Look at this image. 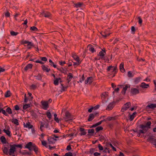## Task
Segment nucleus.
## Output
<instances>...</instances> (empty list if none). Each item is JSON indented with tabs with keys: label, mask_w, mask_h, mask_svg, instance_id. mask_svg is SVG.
<instances>
[{
	"label": "nucleus",
	"mask_w": 156,
	"mask_h": 156,
	"mask_svg": "<svg viewBox=\"0 0 156 156\" xmlns=\"http://www.w3.org/2000/svg\"><path fill=\"white\" fill-rule=\"evenodd\" d=\"M41 104L43 106L42 108L44 110H47L49 107L48 101H41Z\"/></svg>",
	"instance_id": "0eeeda50"
},
{
	"label": "nucleus",
	"mask_w": 156,
	"mask_h": 156,
	"mask_svg": "<svg viewBox=\"0 0 156 156\" xmlns=\"http://www.w3.org/2000/svg\"><path fill=\"white\" fill-rule=\"evenodd\" d=\"M33 65L31 64H29L27 65L24 68V70L27 71L28 69H31L32 68Z\"/></svg>",
	"instance_id": "4be33fe9"
},
{
	"label": "nucleus",
	"mask_w": 156,
	"mask_h": 156,
	"mask_svg": "<svg viewBox=\"0 0 156 156\" xmlns=\"http://www.w3.org/2000/svg\"><path fill=\"white\" fill-rule=\"evenodd\" d=\"M94 150L95 149L94 148H90V149L89 153L91 154H93L94 152Z\"/></svg>",
	"instance_id": "4d7b16f0"
},
{
	"label": "nucleus",
	"mask_w": 156,
	"mask_h": 156,
	"mask_svg": "<svg viewBox=\"0 0 156 156\" xmlns=\"http://www.w3.org/2000/svg\"><path fill=\"white\" fill-rule=\"evenodd\" d=\"M35 77H36V79L39 80H41L42 78L41 75L39 73L37 76H35Z\"/></svg>",
	"instance_id": "79ce46f5"
},
{
	"label": "nucleus",
	"mask_w": 156,
	"mask_h": 156,
	"mask_svg": "<svg viewBox=\"0 0 156 156\" xmlns=\"http://www.w3.org/2000/svg\"><path fill=\"white\" fill-rule=\"evenodd\" d=\"M73 77V74L71 73H69L67 75V80L68 81V83H69V82L71 81V80L72 78Z\"/></svg>",
	"instance_id": "f3484780"
},
{
	"label": "nucleus",
	"mask_w": 156,
	"mask_h": 156,
	"mask_svg": "<svg viewBox=\"0 0 156 156\" xmlns=\"http://www.w3.org/2000/svg\"><path fill=\"white\" fill-rule=\"evenodd\" d=\"M93 79L92 77H88L86 80L85 81V83L86 84L88 83L89 84H90L93 82Z\"/></svg>",
	"instance_id": "f8f14e48"
},
{
	"label": "nucleus",
	"mask_w": 156,
	"mask_h": 156,
	"mask_svg": "<svg viewBox=\"0 0 156 156\" xmlns=\"http://www.w3.org/2000/svg\"><path fill=\"white\" fill-rule=\"evenodd\" d=\"M106 119L108 121L115 120L116 119V117H108L106 118Z\"/></svg>",
	"instance_id": "c9c22d12"
},
{
	"label": "nucleus",
	"mask_w": 156,
	"mask_h": 156,
	"mask_svg": "<svg viewBox=\"0 0 156 156\" xmlns=\"http://www.w3.org/2000/svg\"><path fill=\"white\" fill-rule=\"evenodd\" d=\"M108 92H106L102 93L101 95V98L104 100L105 99L106 97L108 96Z\"/></svg>",
	"instance_id": "b1692460"
},
{
	"label": "nucleus",
	"mask_w": 156,
	"mask_h": 156,
	"mask_svg": "<svg viewBox=\"0 0 156 156\" xmlns=\"http://www.w3.org/2000/svg\"><path fill=\"white\" fill-rule=\"evenodd\" d=\"M61 86H62V88L61 90V92L66 91L68 87V86L64 87L63 86V84L62 83L61 84Z\"/></svg>",
	"instance_id": "c756f323"
},
{
	"label": "nucleus",
	"mask_w": 156,
	"mask_h": 156,
	"mask_svg": "<svg viewBox=\"0 0 156 156\" xmlns=\"http://www.w3.org/2000/svg\"><path fill=\"white\" fill-rule=\"evenodd\" d=\"M25 147L28 149L30 151L33 150L36 154L38 153L39 149L38 147L34 144H33L31 142H29L26 144Z\"/></svg>",
	"instance_id": "f03ea898"
},
{
	"label": "nucleus",
	"mask_w": 156,
	"mask_h": 156,
	"mask_svg": "<svg viewBox=\"0 0 156 156\" xmlns=\"http://www.w3.org/2000/svg\"><path fill=\"white\" fill-rule=\"evenodd\" d=\"M138 19L139 20H138L139 23L140 24H141L142 22V20L141 18L140 17V16L138 17Z\"/></svg>",
	"instance_id": "69168bd1"
},
{
	"label": "nucleus",
	"mask_w": 156,
	"mask_h": 156,
	"mask_svg": "<svg viewBox=\"0 0 156 156\" xmlns=\"http://www.w3.org/2000/svg\"><path fill=\"white\" fill-rule=\"evenodd\" d=\"M48 141V143L49 144H54L55 143V142L57 141V139L54 138L53 137L49 136L48 137L47 139Z\"/></svg>",
	"instance_id": "1a4fd4ad"
},
{
	"label": "nucleus",
	"mask_w": 156,
	"mask_h": 156,
	"mask_svg": "<svg viewBox=\"0 0 156 156\" xmlns=\"http://www.w3.org/2000/svg\"><path fill=\"white\" fill-rule=\"evenodd\" d=\"M99 125H100V123H99V122H98L96 123L95 124L91 126L90 127V128H94V127H95Z\"/></svg>",
	"instance_id": "5fc2aeb1"
},
{
	"label": "nucleus",
	"mask_w": 156,
	"mask_h": 156,
	"mask_svg": "<svg viewBox=\"0 0 156 156\" xmlns=\"http://www.w3.org/2000/svg\"><path fill=\"white\" fill-rule=\"evenodd\" d=\"M105 54L104 53V52L101 51L99 52V54L98 55H99L100 56L103 57L105 56Z\"/></svg>",
	"instance_id": "603ef678"
},
{
	"label": "nucleus",
	"mask_w": 156,
	"mask_h": 156,
	"mask_svg": "<svg viewBox=\"0 0 156 156\" xmlns=\"http://www.w3.org/2000/svg\"><path fill=\"white\" fill-rule=\"evenodd\" d=\"M137 113L136 112H134L133 114L130 116L129 120L130 121H132L134 118V115L136 114Z\"/></svg>",
	"instance_id": "e433bc0d"
},
{
	"label": "nucleus",
	"mask_w": 156,
	"mask_h": 156,
	"mask_svg": "<svg viewBox=\"0 0 156 156\" xmlns=\"http://www.w3.org/2000/svg\"><path fill=\"white\" fill-rule=\"evenodd\" d=\"M3 131L9 137H10L11 136V132L9 130L5 129L3 130Z\"/></svg>",
	"instance_id": "bb28decb"
},
{
	"label": "nucleus",
	"mask_w": 156,
	"mask_h": 156,
	"mask_svg": "<svg viewBox=\"0 0 156 156\" xmlns=\"http://www.w3.org/2000/svg\"><path fill=\"white\" fill-rule=\"evenodd\" d=\"M72 57L75 60L77 61V62H80V58L78 56L75 54H73Z\"/></svg>",
	"instance_id": "c85d7f7f"
},
{
	"label": "nucleus",
	"mask_w": 156,
	"mask_h": 156,
	"mask_svg": "<svg viewBox=\"0 0 156 156\" xmlns=\"http://www.w3.org/2000/svg\"><path fill=\"white\" fill-rule=\"evenodd\" d=\"M103 127L101 126H98L95 128V130L96 131V133L100 131L103 129Z\"/></svg>",
	"instance_id": "f704fd0d"
},
{
	"label": "nucleus",
	"mask_w": 156,
	"mask_h": 156,
	"mask_svg": "<svg viewBox=\"0 0 156 156\" xmlns=\"http://www.w3.org/2000/svg\"><path fill=\"white\" fill-rule=\"evenodd\" d=\"M12 122L17 126L19 125L18 120L16 119H13L12 121Z\"/></svg>",
	"instance_id": "2f4dec72"
},
{
	"label": "nucleus",
	"mask_w": 156,
	"mask_h": 156,
	"mask_svg": "<svg viewBox=\"0 0 156 156\" xmlns=\"http://www.w3.org/2000/svg\"><path fill=\"white\" fill-rule=\"evenodd\" d=\"M130 105L131 103L130 102H127L124 104L122 108L121 111L122 112H124L129 108Z\"/></svg>",
	"instance_id": "423d86ee"
},
{
	"label": "nucleus",
	"mask_w": 156,
	"mask_h": 156,
	"mask_svg": "<svg viewBox=\"0 0 156 156\" xmlns=\"http://www.w3.org/2000/svg\"><path fill=\"white\" fill-rule=\"evenodd\" d=\"M23 125L24 127L28 128L29 129H31L33 127V126L31 125L30 122H29L26 124L24 123Z\"/></svg>",
	"instance_id": "a211bd4d"
},
{
	"label": "nucleus",
	"mask_w": 156,
	"mask_h": 156,
	"mask_svg": "<svg viewBox=\"0 0 156 156\" xmlns=\"http://www.w3.org/2000/svg\"><path fill=\"white\" fill-rule=\"evenodd\" d=\"M147 108L152 109H154L155 108H156V104H149L146 107V108Z\"/></svg>",
	"instance_id": "5701e85b"
},
{
	"label": "nucleus",
	"mask_w": 156,
	"mask_h": 156,
	"mask_svg": "<svg viewBox=\"0 0 156 156\" xmlns=\"http://www.w3.org/2000/svg\"><path fill=\"white\" fill-rule=\"evenodd\" d=\"M84 79L85 78L84 77V74H83L80 80V82L82 83V81L84 80Z\"/></svg>",
	"instance_id": "338daca9"
},
{
	"label": "nucleus",
	"mask_w": 156,
	"mask_h": 156,
	"mask_svg": "<svg viewBox=\"0 0 156 156\" xmlns=\"http://www.w3.org/2000/svg\"><path fill=\"white\" fill-rule=\"evenodd\" d=\"M28 154L29 155H31L32 154V153L30 151L29 152H23L22 153V155H26Z\"/></svg>",
	"instance_id": "3c124183"
},
{
	"label": "nucleus",
	"mask_w": 156,
	"mask_h": 156,
	"mask_svg": "<svg viewBox=\"0 0 156 156\" xmlns=\"http://www.w3.org/2000/svg\"><path fill=\"white\" fill-rule=\"evenodd\" d=\"M115 105V102L114 101H113L108 105L106 108V110L108 111L112 110Z\"/></svg>",
	"instance_id": "9d476101"
},
{
	"label": "nucleus",
	"mask_w": 156,
	"mask_h": 156,
	"mask_svg": "<svg viewBox=\"0 0 156 156\" xmlns=\"http://www.w3.org/2000/svg\"><path fill=\"white\" fill-rule=\"evenodd\" d=\"M112 68H113V72H115V73H116V70L117 69V67L116 66H115V67L112 66H109L107 69V71H109Z\"/></svg>",
	"instance_id": "dca6fc26"
},
{
	"label": "nucleus",
	"mask_w": 156,
	"mask_h": 156,
	"mask_svg": "<svg viewBox=\"0 0 156 156\" xmlns=\"http://www.w3.org/2000/svg\"><path fill=\"white\" fill-rule=\"evenodd\" d=\"M13 145L15 147V148H16V147H17L20 148H22V144H14Z\"/></svg>",
	"instance_id": "de8ad7c7"
},
{
	"label": "nucleus",
	"mask_w": 156,
	"mask_h": 156,
	"mask_svg": "<svg viewBox=\"0 0 156 156\" xmlns=\"http://www.w3.org/2000/svg\"><path fill=\"white\" fill-rule=\"evenodd\" d=\"M1 112L2 113L6 116H8V114L6 113L5 111L2 108L1 109Z\"/></svg>",
	"instance_id": "09e8293b"
},
{
	"label": "nucleus",
	"mask_w": 156,
	"mask_h": 156,
	"mask_svg": "<svg viewBox=\"0 0 156 156\" xmlns=\"http://www.w3.org/2000/svg\"><path fill=\"white\" fill-rule=\"evenodd\" d=\"M10 148L9 150V152L8 153V154H9L10 155H13V154H14V152L16 151V148L14 146V145H10Z\"/></svg>",
	"instance_id": "39448f33"
},
{
	"label": "nucleus",
	"mask_w": 156,
	"mask_h": 156,
	"mask_svg": "<svg viewBox=\"0 0 156 156\" xmlns=\"http://www.w3.org/2000/svg\"><path fill=\"white\" fill-rule=\"evenodd\" d=\"M103 152L104 153H106L107 152L108 153H110V151L108 150V149L106 147L105 150L103 151Z\"/></svg>",
	"instance_id": "6e6d98bb"
},
{
	"label": "nucleus",
	"mask_w": 156,
	"mask_h": 156,
	"mask_svg": "<svg viewBox=\"0 0 156 156\" xmlns=\"http://www.w3.org/2000/svg\"><path fill=\"white\" fill-rule=\"evenodd\" d=\"M72 118V116L71 114L68 111H66L65 113V116L64 117L65 121L67 122L71 120Z\"/></svg>",
	"instance_id": "20e7f679"
},
{
	"label": "nucleus",
	"mask_w": 156,
	"mask_h": 156,
	"mask_svg": "<svg viewBox=\"0 0 156 156\" xmlns=\"http://www.w3.org/2000/svg\"><path fill=\"white\" fill-rule=\"evenodd\" d=\"M128 77H130L133 76L132 73L131 71H129L128 73Z\"/></svg>",
	"instance_id": "0e129e2a"
},
{
	"label": "nucleus",
	"mask_w": 156,
	"mask_h": 156,
	"mask_svg": "<svg viewBox=\"0 0 156 156\" xmlns=\"http://www.w3.org/2000/svg\"><path fill=\"white\" fill-rule=\"evenodd\" d=\"M130 87L129 85L126 84L125 85V86L122 89V91L121 92V93L123 95H125L126 94V92L127 89L128 88Z\"/></svg>",
	"instance_id": "ddd939ff"
},
{
	"label": "nucleus",
	"mask_w": 156,
	"mask_h": 156,
	"mask_svg": "<svg viewBox=\"0 0 156 156\" xmlns=\"http://www.w3.org/2000/svg\"><path fill=\"white\" fill-rule=\"evenodd\" d=\"M30 30L32 31L35 32L37 31L38 30V29L34 26L30 27Z\"/></svg>",
	"instance_id": "ea45409f"
},
{
	"label": "nucleus",
	"mask_w": 156,
	"mask_h": 156,
	"mask_svg": "<svg viewBox=\"0 0 156 156\" xmlns=\"http://www.w3.org/2000/svg\"><path fill=\"white\" fill-rule=\"evenodd\" d=\"M47 117L48 118L50 119L51 117V113L50 112H48L46 114Z\"/></svg>",
	"instance_id": "37998d69"
},
{
	"label": "nucleus",
	"mask_w": 156,
	"mask_h": 156,
	"mask_svg": "<svg viewBox=\"0 0 156 156\" xmlns=\"http://www.w3.org/2000/svg\"><path fill=\"white\" fill-rule=\"evenodd\" d=\"M151 123L150 121H148L145 124H140L137 127L142 129H140L138 131L137 129L136 130L133 129V131L134 132L138 133L139 134V136L141 133L144 134L145 133L147 130L150 129Z\"/></svg>",
	"instance_id": "f257e3e1"
},
{
	"label": "nucleus",
	"mask_w": 156,
	"mask_h": 156,
	"mask_svg": "<svg viewBox=\"0 0 156 156\" xmlns=\"http://www.w3.org/2000/svg\"><path fill=\"white\" fill-rule=\"evenodd\" d=\"M6 111L9 114H11L12 113V109L9 107L7 108L6 110Z\"/></svg>",
	"instance_id": "4c0bfd02"
},
{
	"label": "nucleus",
	"mask_w": 156,
	"mask_h": 156,
	"mask_svg": "<svg viewBox=\"0 0 156 156\" xmlns=\"http://www.w3.org/2000/svg\"><path fill=\"white\" fill-rule=\"evenodd\" d=\"M131 30L132 31V33L133 34H135L136 30L134 26H132L131 27Z\"/></svg>",
	"instance_id": "e2e57ef3"
},
{
	"label": "nucleus",
	"mask_w": 156,
	"mask_h": 156,
	"mask_svg": "<svg viewBox=\"0 0 156 156\" xmlns=\"http://www.w3.org/2000/svg\"><path fill=\"white\" fill-rule=\"evenodd\" d=\"M41 143L42 145L45 146L46 147H48V146L47 145V143L46 141L44 140H42L41 141Z\"/></svg>",
	"instance_id": "a18cd8bd"
},
{
	"label": "nucleus",
	"mask_w": 156,
	"mask_h": 156,
	"mask_svg": "<svg viewBox=\"0 0 156 156\" xmlns=\"http://www.w3.org/2000/svg\"><path fill=\"white\" fill-rule=\"evenodd\" d=\"M87 48H88L89 50L92 53H94L96 51L94 49L93 46L91 44H89L88 45Z\"/></svg>",
	"instance_id": "2eb2a0df"
},
{
	"label": "nucleus",
	"mask_w": 156,
	"mask_h": 156,
	"mask_svg": "<svg viewBox=\"0 0 156 156\" xmlns=\"http://www.w3.org/2000/svg\"><path fill=\"white\" fill-rule=\"evenodd\" d=\"M119 69L120 71L122 72H124L125 71V69L124 68V63L122 62L121 63L119 66Z\"/></svg>",
	"instance_id": "a878e982"
},
{
	"label": "nucleus",
	"mask_w": 156,
	"mask_h": 156,
	"mask_svg": "<svg viewBox=\"0 0 156 156\" xmlns=\"http://www.w3.org/2000/svg\"><path fill=\"white\" fill-rule=\"evenodd\" d=\"M41 14L44 15V17L46 18H48L51 15V14L48 12H46V13L43 12L42 13H41Z\"/></svg>",
	"instance_id": "cd10ccee"
},
{
	"label": "nucleus",
	"mask_w": 156,
	"mask_h": 156,
	"mask_svg": "<svg viewBox=\"0 0 156 156\" xmlns=\"http://www.w3.org/2000/svg\"><path fill=\"white\" fill-rule=\"evenodd\" d=\"M30 107V105L29 104H25L23 105V109H26Z\"/></svg>",
	"instance_id": "58836bf2"
},
{
	"label": "nucleus",
	"mask_w": 156,
	"mask_h": 156,
	"mask_svg": "<svg viewBox=\"0 0 156 156\" xmlns=\"http://www.w3.org/2000/svg\"><path fill=\"white\" fill-rule=\"evenodd\" d=\"M130 92L132 95H135L139 93V90L135 88H131Z\"/></svg>",
	"instance_id": "9b49d317"
},
{
	"label": "nucleus",
	"mask_w": 156,
	"mask_h": 156,
	"mask_svg": "<svg viewBox=\"0 0 156 156\" xmlns=\"http://www.w3.org/2000/svg\"><path fill=\"white\" fill-rule=\"evenodd\" d=\"M59 64L61 66H63L64 64H65L66 63L65 61H59Z\"/></svg>",
	"instance_id": "774afa93"
},
{
	"label": "nucleus",
	"mask_w": 156,
	"mask_h": 156,
	"mask_svg": "<svg viewBox=\"0 0 156 156\" xmlns=\"http://www.w3.org/2000/svg\"><path fill=\"white\" fill-rule=\"evenodd\" d=\"M153 136H150L147 139L148 142H150L152 144L155 146L156 148V139Z\"/></svg>",
	"instance_id": "7ed1b4c3"
},
{
	"label": "nucleus",
	"mask_w": 156,
	"mask_h": 156,
	"mask_svg": "<svg viewBox=\"0 0 156 156\" xmlns=\"http://www.w3.org/2000/svg\"><path fill=\"white\" fill-rule=\"evenodd\" d=\"M9 148V144L5 145L2 148L3 153L6 155L8 154V151Z\"/></svg>",
	"instance_id": "6e6552de"
},
{
	"label": "nucleus",
	"mask_w": 156,
	"mask_h": 156,
	"mask_svg": "<svg viewBox=\"0 0 156 156\" xmlns=\"http://www.w3.org/2000/svg\"><path fill=\"white\" fill-rule=\"evenodd\" d=\"M149 85L148 84L145 83L144 82H143L141 83L140 87L142 88H147V87H149Z\"/></svg>",
	"instance_id": "473e14b6"
},
{
	"label": "nucleus",
	"mask_w": 156,
	"mask_h": 156,
	"mask_svg": "<svg viewBox=\"0 0 156 156\" xmlns=\"http://www.w3.org/2000/svg\"><path fill=\"white\" fill-rule=\"evenodd\" d=\"M18 32H15L14 31H11L10 32V34L12 36H16V35L18 34Z\"/></svg>",
	"instance_id": "49530a36"
},
{
	"label": "nucleus",
	"mask_w": 156,
	"mask_h": 156,
	"mask_svg": "<svg viewBox=\"0 0 156 156\" xmlns=\"http://www.w3.org/2000/svg\"><path fill=\"white\" fill-rule=\"evenodd\" d=\"M40 123L41 125L40 129L41 131H43V129H42V127H44V125H45V123L42 122H41Z\"/></svg>",
	"instance_id": "a19ab883"
},
{
	"label": "nucleus",
	"mask_w": 156,
	"mask_h": 156,
	"mask_svg": "<svg viewBox=\"0 0 156 156\" xmlns=\"http://www.w3.org/2000/svg\"><path fill=\"white\" fill-rule=\"evenodd\" d=\"M5 16L6 17H9L10 16V14L8 11L6 12L5 13Z\"/></svg>",
	"instance_id": "680f3d73"
},
{
	"label": "nucleus",
	"mask_w": 156,
	"mask_h": 156,
	"mask_svg": "<svg viewBox=\"0 0 156 156\" xmlns=\"http://www.w3.org/2000/svg\"><path fill=\"white\" fill-rule=\"evenodd\" d=\"M0 140L1 142L3 144H9V143L7 141L5 137L4 136H2L0 137Z\"/></svg>",
	"instance_id": "4468645a"
},
{
	"label": "nucleus",
	"mask_w": 156,
	"mask_h": 156,
	"mask_svg": "<svg viewBox=\"0 0 156 156\" xmlns=\"http://www.w3.org/2000/svg\"><path fill=\"white\" fill-rule=\"evenodd\" d=\"M140 81V78L139 77H137L135 79L134 82L135 83H139Z\"/></svg>",
	"instance_id": "8fccbe9b"
},
{
	"label": "nucleus",
	"mask_w": 156,
	"mask_h": 156,
	"mask_svg": "<svg viewBox=\"0 0 156 156\" xmlns=\"http://www.w3.org/2000/svg\"><path fill=\"white\" fill-rule=\"evenodd\" d=\"M41 67L43 71H45L47 73H48L50 70V69L48 68L44 65H42L41 66Z\"/></svg>",
	"instance_id": "412c9836"
},
{
	"label": "nucleus",
	"mask_w": 156,
	"mask_h": 156,
	"mask_svg": "<svg viewBox=\"0 0 156 156\" xmlns=\"http://www.w3.org/2000/svg\"><path fill=\"white\" fill-rule=\"evenodd\" d=\"M94 129H89L88 130V133L89 134L92 133L93 134L94 133Z\"/></svg>",
	"instance_id": "864d4df0"
},
{
	"label": "nucleus",
	"mask_w": 156,
	"mask_h": 156,
	"mask_svg": "<svg viewBox=\"0 0 156 156\" xmlns=\"http://www.w3.org/2000/svg\"><path fill=\"white\" fill-rule=\"evenodd\" d=\"M94 118V115L93 114H90L89 115L87 120L88 121H91Z\"/></svg>",
	"instance_id": "393cba45"
},
{
	"label": "nucleus",
	"mask_w": 156,
	"mask_h": 156,
	"mask_svg": "<svg viewBox=\"0 0 156 156\" xmlns=\"http://www.w3.org/2000/svg\"><path fill=\"white\" fill-rule=\"evenodd\" d=\"M98 147L100 151H102L104 149L103 147L100 144H99L98 145Z\"/></svg>",
	"instance_id": "bf43d9fd"
},
{
	"label": "nucleus",
	"mask_w": 156,
	"mask_h": 156,
	"mask_svg": "<svg viewBox=\"0 0 156 156\" xmlns=\"http://www.w3.org/2000/svg\"><path fill=\"white\" fill-rule=\"evenodd\" d=\"M11 92L9 90H8L5 94V96L6 98L9 97L11 96Z\"/></svg>",
	"instance_id": "72a5a7b5"
},
{
	"label": "nucleus",
	"mask_w": 156,
	"mask_h": 156,
	"mask_svg": "<svg viewBox=\"0 0 156 156\" xmlns=\"http://www.w3.org/2000/svg\"><path fill=\"white\" fill-rule=\"evenodd\" d=\"M100 137L99 138V140L101 141H103L104 140H105V137L103 136L102 135L100 136L99 135Z\"/></svg>",
	"instance_id": "c03bdc74"
},
{
	"label": "nucleus",
	"mask_w": 156,
	"mask_h": 156,
	"mask_svg": "<svg viewBox=\"0 0 156 156\" xmlns=\"http://www.w3.org/2000/svg\"><path fill=\"white\" fill-rule=\"evenodd\" d=\"M83 4V3H81L80 2H79L77 3H76L75 5L76 7H80L82 6V5Z\"/></svg>",
	"instance_id": "052dcab7"
},
{
	"label": "nucleus",
	"mask_w": 156,
	"mask_h": 156,
	"mask_svg": "<svg viewBox=\"0 0 156 156\" xmlns=\"http://www.w3.org/2000/svg\"><path fill=\"white\" fill-rule=\"evenodd\" d=\"M61 80V78H56L54 80V84L55 85H57L58 84V82L59 80Z\"/></svg>",
	"instance_id": "7c9ffc66"
},
{
	"label": "nucleus",
	"mask_w": 156,
	"mask_h": 156,
	"mask_svg": "<svg viewBox=\"0 0 156 156\" xmlns=\"http://www.w3.org/2000/svg\"><path fill=\"white\" fill-rule=\"evenodd\" d=\"M65 156H73V154L70 152H67L65 154Z\"/></svg>",
	"instance_id": "13d9d810"
},
{
	"label": "nucleus",
	"mask_w": 156,
	"mask_h": 156,
	"mask_svg": "<svg viewBox=\"0 0 156 156\" xmlns=\"http://www.w3.org/2000/svg\"><path fill=\"white\" fill-rule=\"evenodd\" d=\"M57 69L60 71L61 72L64 73L65 74H67V69H64L62 67L61 68H59L57 67Z\"/></svg>",
	"instance_id": "aec40b11"
},
{
	"label": "nucleus",
	"mask_w": 156,
	"mask_h": 156,
	"mask_svg": "<svg viewBox=\"0 0 156 156\" xmlns=\"http://www.w3.org/2000/svg\"><path fill=\"white\" fill-rule=\"evenodd\" d=\"M80 135L82 136L85 135L87 134V132L85 131V129L82 128H80Z\"/></svg>",
	"instance_id": "6ab92c4d"
}]
</instances>
